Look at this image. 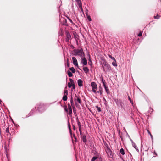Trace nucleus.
Returning <instances> with one entry per match:
<instances>
[{"label": "nucleus", "instance_id": "f257e3e1", "mask_svg": "<svg viewBox=\"0 0 161 161\" xmlns=\"http://www.w3.org/2000/svg\"><path fill=\"white\" fill-rule=\"evenodd\" d=\"M45 110V106L43 104L40 103L36 105L35 109H32L29 113L28 115L26 116V117L32 115L38 112L40 113H42Z\"/></svg>", "mask_w": 161, "mask_h": 161}, {"label": "nucleus", "instance_id": "f03ea898", "mask_svg": "<svg viewBox=\"0 0 161 161\" xmlns=\"http://www.w3.org/2000/svg\"><path fill=\"white\" fill-rule=\"evenodd\" d=\"M101 61V65H102L103 71L105 72L110 71L111 70V67L106 60L103 59Z\"/></svg>", "mask_w": 161, "mask_h": 161}, {"label": "nucleus", "instance_id": "7ed1b4c3", "mask_svg": "<svg viewBox=\"0 0 161 161\" xmlns=\"http://www.w3.org/2000/svg\"><path fill=\"white\" fill-rule=\"evenodd\" d=\"M114 101L116 103L117 106L119 107L125 109L124 104L122 100L121 99L118 100V99L113 98Z\"/></svg>", "mask_w": 161, "mask_h": 161}, {"label": "nucleus", "instance_id": "20e7f679", "mask_svg": "<svg viewBox=\"0 0 161 161\" xmlns=\"http://www.w3.org/2000/svg\"><path fill=\"white\" fill-rule=\"evenodd\" d=\"M101 82L103 84V85L104 88L106 92L108 94H110V91L107 86L106 85V82L105 80H104L102 76L100 77Z\"/></svg>", "mask_w": 161, "mask_h": 161}, {"label": "nucleus", "instance_id": "39448f33", "mask_svg": "<svg viewBox=\"0 0 161 161\" xmlns=\"http://www.w3.org/2000/svg\"><path fill=\"white\" fill-rule=\"evenodd\" d=\"M68 106L69 109L68 110L67 107L66 105H64V111L68 113V114L69 115H71L72 113V108L71 105L69 103L68 104Z\"/></svg>", "mask_w": 161, "mask_h": 161}, {"label": "nucleus", "instance_id": "423d86ee", "mask_svg": "<svg viewBox=\"0 0 161 161\" xmlns=\"http://www.w3.org/2000/svg\"><path fill=\"white\" fill-rule=\"evenodd\" d=\"M91 86L92 87V91L94 93H96V90H95L97 88V85L95 82H92L91 83Z\"/></svg>", "mask_w": 161, "mask_h": 161}, {"label": "nucleus", "instance_id": "0eeeda50", "mask_svg": "<svg viewBox=\"0 0 161 161\" xmlns=\"http://www.w3.org/2000/svg\"><path fill=\"white\" fill-rule=\"evenodd\" d=\"M107 154L109 155V157L110 158H113L114 155V153L110 148L108 149L107 150Z\"/></svg>", "mask_w": 161, "mask_h": 161}, {"label": "nucleus", "instance_id": "6e6552de", "mask_svg": "<svg viewBox=\"0 0 161 161\" xmlns=\"http://www.w3.org/2000/svg\"><path fill=\"white\" fill-rule=\"evenodd\" d=\"M80 49H74L72 51V54L74 56H76L77 55H78L79 53L80 52Z\"/></svg>", "mask_w": 161, "mask_h": 161}, {"label": "nucleus", "instance_id": "1a4fd4ad", "mask_svg": "<svg viewBox=\"0 0 161 161\" xmlns=\"http://www.w3.org/2000/svg\"><path fill=\"white\" fill-rule=\"evenodd\" d=\"M75 96L74 100L75 102H77V101L80 104L81 103V100L79 97L77 96V94H75Z\"/></svg>", "mask_w": 161, "mask_h": 161}, {"label": "nucleus", "instance_id": "9d476101", "mask_svg": "<svg viewBox=\"0 0 161 161\" xmlns=\"http://www.w3.org/2000/svg\"><path fill=\"white\" fill-rule=\"evenodd\" d=\"M68 128H69V133H70V136H71V139H72V142L73 143H74V142H73V138H72V132L71 127L70 125V123H69V121H68Z\"/></svg>", "mask_w": 161, "mask_h": 161}, {"label": "nucleus", "instance_id": "9b49d317", "mask_svg": "<svg viewBox=\"0 0 161 161\" xmlns=\"http://www.w3.org/2000/svg\"><path fill=\"white\" fill-rule=\"evenodd\" d=\"M73 61V63L74 65L75 66L78 67V64L77 61L75 57H73L72 58Z\"/></svg>", "mask_w": 161, "mask_h": 161}, {"label": "nucleus", "instance_id": "f8f14e48", "mask_svg": "<svg viewBox=\"0 0 161 161\" xmlns=\"http://www.w3.org/2000/svg\"><path fill=\"white\" fill-rule=\"evenodd\" d=\"M78 56L81 58L85 57V54L82 48L80 49V52L79 53Z\"/></svg>", "mask_w": 161, "mask_h": 161}, {"label": "nucleus", "instance_id": "ddd939ff", "mask_svg": "<svg viewBox=\"0 0 161 161\" xmlns=\"http://www.w3.org/2000/svg\"><path fill=\"white\" fill-rule=\"evenodd\" d=\"M81 63L83 66H86L87 64V60L85 57L81 58Z\"/></svg>", "mask_w": 161, "mask_h": 161}, {"label": "nucleus", "instance_id": "4468645a", "mask_svg": "<svg viewBox=\"0 0 161 161\" xmlns=\"http://www.w3.org/2000/svg\"><path fill=\"white\" fill-rule=\"evenodd\" d=\"M77 123L78 125V127H79V130L80 131V135L81 136V135L82 134L81 130V125L80 122L79 121H78V122H77Z\"/></svg>", "mask_w": 161, "mask_h": 161}, {"label": "nucleus", "instance_id": "2eb2a0df", "mask_svg": "<svg viewBox=\"0 0 161 161\" xmlns=\"http://www.w3.org/2000/svg\"><path fill=\"white\" fill-rule=\"evenodd\" d=\"M83 81L81 79H78L77 80L78 85L80 87L83 86Z\"/></svg>", "mask_w": 161, "mask_h": 161}, {"label": "nucleus", "instance_id": "dca6fc26", "mask_svg": "<svg viewBox=\"0 0 161 161\" xmlns=\"http://www.w3.org/2000/svg\"><path fill=\"white\" fill-rule=\"evenodd\" d=\"M65 33L66 36V38L70 39L71 36L68 30H66L65 31Z\"/></svg>", "mask_w": 161, "mask_h": 161}, {"label": "nucleus", "instance_id": "f3484780", "mask_svg": "<svg viewBox=\"0 0 161 161\" xmlns=\"http://www.w3.org/2000/svg\"><path fill=\"white\" fill-rule=\"evenodd\" d=\"M131 143H132V145L133 147H134L135 149L137 152H138L139 151V150L138 149V147H137V146H136V144H135V143L133 141Z\"/></svg>", "mask_w": 161, "mask_h": 161}, {"label": "nucleus", "instance_id": "a211bd4d", "mask_svg": "<svg viewBox=\"0 0 161 161\" xmlns=\"http://www.w3.org/2000/svg\"><path fill=\"white\" fill-rule=\"evenodd\" d=\"M99 90L98 91H96V93H99L100 94V95L101 96L102 95V93H103L102 88L101 86H100L99 87Z\"/></svg>", "mask_w": 161, "mask_h": 161}, {"label": "nucleus", "instance_id": "6ab92c4d", "mask_svg": "<svg viewBox=\"0 0 161 161\" xmlns=\"http://www.w3.org/2000/svg\"><path fill=\"white\" fill-rule=\"evenodd\" d=\"M64 20H63V23H62V25H65L66 26H68V25L67 24V20L66 19H65L64 18Z\"/></svg>", "mask_w": 161, "mask_h": 161}, {"label": "nucleus", "instance_id": "aec40b11", "mask_svg": "<svg viewBox=\"0 0 161 161\" xmlns=\"http://www.w3.org/2000/svg\"><path fill=\"white\" fill-rule=\"evenodd\" d=\"M67 95H68L66 94H64V95L62 97V100L64 101H66L68 99Z\"/></svg>", "mask_w": 161, "mask_h": 161}, {"label": "nucleus", "instance_id": "412c9836", "mask_svg": "<svg viewBox=\"0 0 161 161\" xmlns=\"http://www.w3.org/2000/svg\"><path fill=\"white\" fill-rule=\"evenodd\" d=\"M83 70L86 73H87L89 71V69L87 67H84L83 69Z\"/></svg>", "mask_w": 161, "mask_h": 161}, {"label": "nucleus", "instance_id": "4be33fe9", "mask_svg": "<svg viewBox=\"0 0 161 161\" xmlns=\"http://www.w3.org/2000/svg\"><path fill=\"white\" fill-rule=\"evenodd\" d=\"M82 140L84 143H86L87 142V139L85 135H84L82 136Z\"/></svg>", "mask_w": 161, "mask_h": 161}, {"label": "nucleus", "instance_id": "5701e85b", "mask_svg": "<svg viewBox=\"0 0 161 161\" xmlns=\"http://www.w3.org/2000/svg\"><path fill=\"white\" fill-rule=\"evenodd\" d=\"M67 73L69 77H72L73 76V73L71 72L69 70H68L67 72Z\"/></svg>", "mask_w": 161, "mask_h": 161}, {"label": "nucleus", "instance_id": "b1692460", "mask_svg": "<svg viewBox=\"0 0 161 161\" xmlns=\"http://www.w3.org/2000/svg\"><path fill=\"white\" fill-rule=\"evenodd\" d=\"M69 69L73 73H75L76 71L75 69L73 67L70 68Z\"/></svg>", "mask_w": 161, "mask_h": 161}, {"label": "nucleus", "instance_id": "393cba45", "mask_svg": "<svg viewBox=\"0 0 161 161\" xmlns=\"http://www.w3.org/2000/svg\"><path fill=\"white\" fill-rule=\"evenodd\" d=\"M103 143H104V146L107 148V150H108V149H110V148H109L108 145L107 143L106 142L104 141H103Z\"/></svg>", "mask_w": 161, "mask_h": 161}, {"label": "nucleus", "instance_id": "a878e982", "mask_svg": "<svg viewBox=\"0 0 161 161\" xmlns=\"http://www.w3.org/2000/svg\"><path fill=\"white\" fill-rule=\"evenodd\" d=\"M78 6H79V8L81 9V11L82 12L83 14L84 15L83 10V8H82V3H79V4H78Z\"/></svg>", "mask_w": 161, "mask_h": 161}, {"label": "nucleus", "instance_id": "bb28decb", "mask_svg": "<svg viewBox=\"0 0 161 161\" xmlns=\"http://www.w3.org/2000/svg\"><path fill=\"white\" fill-rule=\"evenodd\" d=\"M120 152L123 155L125 154V152L124 149L123 148H121L120 150Z\"/></svg>", "mask_w": 161, "mask_h": 161}, {"label": "nucleus", "instance_id": "cd10ccee", "mask_svg": "<svg viewBox=\"0 0 161 161\" xmlns=\"http://www.w3.org/2000/svg\"><path fill=\"white\" fill-rule=\"evenodd\" d=\"M112 65L113 66L115 67H116L117 66V64L115 59V61H114V62L112 63Z\"/></svg>", "mask_w": 161, "mask_h": 161}, {"label": "nucleus", "instance_id": "c85d7f7f", "mask_svg": "<svg viewBox=\"0 0 161 161\" xmlns=\"http://www.w3.org/2000/svg\"><path fill=\"white\" fill-rule=\"evenodd\" d=\"M88 60L89 61L90 63H88V64L91 66H92L93 65L92 62L91 60V58H89Z\"/></svg>", "mask_w": 161, "mask_h": 161}, {"label": "nucleus", "instance_id": "c756f323", "mask_svg": "<svg viewBox=\"0 0 161 161\" xmlns=\"http://www.w3.org/2000/svg\"><path fill=\"white\" fill-rule=\"evenodd\" d=\"M73 113H74V115L75 116H77L76 109L75 108H73Z\"/></svg>", "mask_w": 161, "mask_h": 161}, {"label": "nucleus", "instance_id": "7c9ffc66", "mask_svg": "<svg viewBox=\"0 0 161 161\" xmlns=\"http://www.w3.org/2000/svg\"><path fill=\"white\" fill-rule=\"evenodd\" d=\"M98 157L97 156H93L92 158L91 161H95V160H97Z\"/></svg>", "mask_w": 161, "mask_h": 161}, {"label": "nucleus", "instance_id": "2f4dec72", "mask_svg": "<svg viewBox=\"0 0 161 161\" xmlns=\"http://www.w3.org/2000/svg\"><path fill=\"white\" fill-rule=\"evenodd\" d=\"M128 99L130 101L132 105L133 106V102L129 96H128Z\"/></svg>", "mask_w": 161, "mask_h": 161}, {"label": "nucleus", "instance_id": "473e14b6", "mask_svg": "<svg viewBox=\"0 0 161 161\" xmlns=\"http://www.w3.org/2000/svg\"><path fill=\"white\" fill-rule=\"evenodd\" d=\"M96 108H97V110L98 112H99L101 111V108L100 107H98V106L97 105L96 106Z\"/></svg>", "mask_w": 161, "mask_h": 161}, {"label": "nucleus", "instance_id": "72a5a7b5", "mask_svg": "<svg viewBox=\"0 0 161 161\" xmlns=\"http://www.w3.org/2000/svg\"><path fill=\"white\" fill-rule=\"evenodd\" d=\"M86 16L87 19L89 21H92V19L90 16L88 15H86Z\"/></svg>", "mask_w": 161, "mask_h": 161}, {"label": "nucleus", "instance_id": "f704fd0d", "mask_svg": "<svg viewBox=\"0 0 161 161\" xmlns=\"http://www.w3.org/2000/svg\"><path fill=\"white\" fill-rule=\"evenodd\" d=\"M147 131L148 132V133L149 134L152 140H153V136L151 134V132H150V131L148 130H147Z\"/></svg>", "mask_w": 161, "mask_h": 161}, {"label": "nucleus", "instance_id": "c9c22d12", "mask_svg": "<svg viewBox=\"0 0 161 161\" xmlns=\"http://www.w3.org/2000/svg\"><path fill=\"white\" fill-rule=\"evenodd\" d=\"M70 102L71 104L72 103H74V101H73V98L72 94H71V96Z\"/></svg>", "mask_w": 161, "mask_h": 161}, {"label": "nucleus", "instance_id": "e433bc0d", "mask_svg": "<svg viewBox=\"0 0 161 161\" xmlns=\"http://www.w3.org/2000/svg\"><path fill=\"white\" fill-rule=\"evenodd\" d=\"M72 84H71V83L69 82H68V87L69 88H71V87H72Z\"/></svg>", "mask_w": 161, "mask_h": 161}, {"label": "nucleus", "instance_id": "4c0bfd02", "mask_svg": "<svg viewBox=\"0 0 161 161\" xmlns=\"http://www.w3.org/2000/svg\"><path fill=\"white\" fill-rule=\"evenodd\" d=\"M142 31H140L139 34L137 35V36L139 37H141L142 36Z\"/></svg>", "mask_w": 161, "mask_h": 161}, {"label": "nucleus", "instance_id": "58836bf2", "mask_svg": "<svg viewBox=\"0 0 161 161\" xmlns=\"http://www.w3.org/2000/svg\"><path fill=\"white\" fill-rule=\"evenodd\" d=\"M6 133H9L10 135H11V134L9 132V127H7L6 128Z\"/></svg>", "mask_w": 161, "mask_h": 161}, {"label": "nucleus", "instance_id": "ea45409f", "mask_svg": "<svg viewBox=\"0 0 161 161\" xmlns=\"http://www.w3.org/2000/svg\"><path fill=\"white\" fill-rule=\"evenodd\" d=\"M66 17L70 21V23H72V24L73 23V21L69 17H68V16H66Z\"/></svg>", "mask_w": 161, "mask_h": 161}, {"label": "nucleus", "instance_id": "a19ab883", "mask_svg": "<svg viewBox=\"0 0 161 161\" xmlns=\"http://www.w3.org/2000/svg\"><path fill=\"white\" fill-rule=\"evenodd\" d=\"M73 137H74V139H75V142H77V138L76 137L75 134H73Z\"/></svg>", "mask_w": 161, "mask_h": 161}, {"label": "nucleus", "instance_id": "79ce46f5", "mask_svg": "<svg viewBox=\"0 0 161 161\" xmlns=\"http://www.w3.org/2000/svg\"><path fill=\"white\" fill-rule=\"evenodd\" d=\"M159 16L157 14L156 16H154V18L155 19H158L159 18Z\"/></svg>", "mask_w": 161, "mask_h": 161}, {"label": "nucleus", "instance_id": "37998d69", "mask_svg": "<svg viewBox=\"0 0 161 161\" xmlns=\"http://www.w3.org/2000/svg\"><path fill=\"white\" fill-rule=\"evenodd\" d=\"M109 57L112 60H114V61H115V58L114 57H112V56L110 55H108Z\"/></svg>", "mask_w": 161, "mask_h": 161}, {"label": "nucleus", "instance_id": "c03bdc74", "mask_svg": "<svg viewBox=\"0 0 161 161\" xmlns=\"http://www.w3.org/2000/svg\"><path fill=\"white\" fill-rule=\"evenodd\" d=\"M69 81H70V83L72 84H74L75 83L74 82V80L73 79H72L71 78H69Z\"/></svg>", "mask_w": 161, "mask_h": 161}, {"label": "nucleus", "instance_id": "a18cd8bd", "mask_svg": "<svg viewBox=\"0 0 161 161\" xmlns=\"http://www.w3.org/2000/svg\"><path fill=\"white\" fill-rule=\"evenodd\" d=\"M127 136H128L129 138L130 139V141L131 142H132L133 141L131 138L130 137V136L127 133Z\"/></svg>", "mask_w": 161, "mask_h": 161}, {"label": "nucleus", "instance_id": "49530a36", "mask_svg": "<svg viewBox=\"0 0 161 161\" xmlns=\"http://www.w3.org/2000/svg\"><path fill=\"white\" fill-rule=\"evenodd\" d=\"M64 94H66L68 95V91L67 90H65L64 91Z\"/></svg>", "mask_w": 161, "mask_h": 161}, {"label": "nucleus", "instance_id": "de8ad7c7", "mask_svg": "<svg viewBox=\"0 0 161 161\" xmlns=\"http://www.w3.org/2000/svg\"><path fill=\"white\" fill-rule=\"evenodd\" d=\"M75 1L77 2L78 5L79 3H81V1L80 0H75Z\"/></svg>", "mask_w": 161, "mask_h": 161}, {"label": "nucleus", "instance_id": "09e8293b", "mask_svg": "<svg viewBox=\"0 0 161 161\" xmlns=\"http://www.w3.org/2000/svg\"><path fill=\"white\" fill-rule=\"evenodd\" d=\"M96 161H102L101 157H100L99 158H98Z\"/></svg>", "mask_w": 161, "mask_h": 161}, {"label": "nucleus", "instance_id": "8fccbe9b", "mask_svg": "<svg viewBox=\"0 0 161 161\" xmlns=\"http://www.w3.org/2000/svg\"><path fill=\"white\" fill-rule=\"evenodd\" d=\"M4 148L5 149V153L6 154H7V149L6 145L4 146Z\"/></svg>", "mask_w": 161, "mask_h": 161}, {"label": "nucleus", "instance_id": "3c124183", "mask_svg": "<svg viewBox=\"0 0 161 161\" xmlns=\"http://www.w3.org/2000/svg\"><path fill=\"white\" fill-rule=\"evenodd\" d=\"M67 66L68 67H69V59H67Z\"/></svg>", "mask_w": 161, "mask_h": 161}, {"label": "nucleus", "instance_id": "603ef678", "mask_svg": "<svg viewBox=\"0 0 161 161\" xmlns=\"http://www.w3.org/2000/svg\"><path fill=\"white\" fill-rule=\"evenodd\" d=\"M87 55L88 56L89 58H91V56L89 52H87Z\"/></svg>", "mask_w": 161, "mask_h": 161}, {"label": "nucleus", "instance_id": "864d4df0", "mask_svg": "<svg viewBox=\"0 0 161 161\" xmlns=\"http://www.w3.org/2000/svg\"><path fill=\"white\" fill-rule=\"evenodd\" d=\"M72 89H73L74 90L75 89V83L72 84Z\"/></svg>", "mask_w": 161, "mask_h": 161}, {"label": "nucleus", "instance_id": "5fc2aeb1", "mask_svg": "<svg viewBox=\"0 0 161 161\" xmlns=\"http://www.w3.org/2000/svg\"><path fill=\"white\" fill-rule=\"evenodd\" d=\"M71 106L73 108H75V104L74 103H71Z\"/></svg>", "mask_w": 161, "mask_h": 161}, {"label": "nucleus", "instance_id": "6e6d98bb", "mask_svg": "<svg viewBox=\"0 0 161 161\" xmlns=\"http://www.w3.org/2000/svg\"><path fill=\"white\" fill-rule=\"evenodd\" d=\"M75 102V105H76V106L77 107H78L79 106V105L76 102Z\"/></svg>", "mask_w": 161, "mask_h": 161}, {"label": "nucleus", "instance_id": "4d7b16f0", "mask_svg": "<svg viewBox=\"0 0 161 161\" xmlns=\"http://www.w3.org/2000/svg\"><path fill=\"white\" fill-rule=\"evenodd\" d=\"M70 47L72 48L73 49H74L75 48V47L72 44H71L70 45Z\"/></svg>", "mask_w": 161, "mask_h": 161}, {"label": "nucleus", "instance_id": "13d9d810", "mask_svg": "<svg viewBox=\"0 0 161 161\" xmlns=\"http://www.w3.org/2000/svg\"><path fill=\"white\" fill-rule=\"evenodd\" d=\"M86 15H88V11L87 9H86Z\"/></svg>", "mask_w": 161, "mask_h": 161}, {"label": "nucleus", "instance_id": "bf43d9fd", "mask_svg": "<svg viewBox=\"0 0 161 161\" xmlns=\"http://www.w3.org/2000/svg\"><path fill=\"white\" fill-rule=\"evenodd\" d=\"M69 39H70L66 38V42H68L69 41Z\"/></svg>", "mask_w": 161, "mask_h": 161}, {"label": "nucleus", "instance_id": "052dcab7", "mask_svg": "<svg viewBox=\"0 0 161 161\" xmlns=\"http://www.w3.org/2000/svg\"><path fill=\"white\" fill-rule=\"evenodd\" d=\"M73 127V129L74 130H75V127L74 125H72Z\"/></svg>", "mask_w": 161, "mask_h": 161}, {"label": "nucleus", "instance_id": "680f3d73", "mask_svg": "<svg viewBox=\"0 0 161 161\" xmlns=\"http://www.w3.org/2000/svg\"><path fill=\"white\" fill-rule=\"evenodd\" d=\"M11 120L12 121V123L14 124V125H15V123H14V122L13 119H12V118H11Z\"/></svg>", "mask_w": 161, "mask_h": 161}, {"label": "nucleus", "instance_id": "e2e57ef3", "mask_svg": "<svg viewBox=\"0 0 161 161\" xmlns=\"http://www.w3.org/2000/svg\"><path fill=\"white\" fill-rule=\"evenodd\" d=\"M130 114H131V115H132H132H134V114H133V111H132V110H131V111Z\"/></svg>", "mask_w": 161, "mask_h": 161}, {"label": "nucleus", "instance_id": "0e129e2a", "mask_svg": "<svg viewBox=\"0 0 161 161\" xmlns=\"http://www.w3.org/2000/svg\"><path fill=\"white\" fill-rule=\"evenodd\" d=\"M133 115H132H132H130V117L132 119H134V118H133Z\"/></svg>", "mask_w": 161, "mask_h": 161}, {"label": "nucleus", "instance_id": "69168bd1", "mask_svg": "<svg viewBox=\"0 0 161 161\" xmlns=\"http://www.w3.org/2000/svg\"><path fill=\"white\" fill-rule=\"evenodd\" d=\"M76 120L77 122H78V121H79L78 117H77L76 118Z\"/></svg>", "mask_w": 161, "mask_h": 161}, {"label": "nucleus", "instance_id": "338daca9", "mask_svg": "<svg viewBox=\"0 0 161 161\" xmlns=\"http://www.w3.org/2000/svg\"><path fill=\"white\" fill-rule=\"evenodd\" d=\"M119 136H120V138H121V140H123V138H122V136L120 135H119Z\"/></svg>", "mask_w": 161, "mask_h": 161}, {"label": "nucleus", "instance_id": "774afa93", "mask_svg": "<svg viewBox=\"0 0 161 161\" xmlns=\"http://www.w3.org/2000/svg\"><path fill=\"white\" fill-rule=\"evenodd\" d=\"M59 34L60 36H62V31H61V32L60 33H59Z\"/></svg>", "mask_w": 161, "mask_h": 161}]
</instances>
